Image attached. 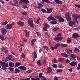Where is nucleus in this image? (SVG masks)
<instances>
[{"instance_id": "26", "label": "nucleus", "mask_w": 80, "mask_h": 80, "mask_svg": "<svg viewBox=\"0 0 80 80\" xmlns=\"http://www.w3.org/2000/svg\"><path fill=\"white\" fill-rule=\"evenodd\" d=\"M60 45H61L60 43H57L55 45V47L57 49V48H58V47H60Z\"/></svg>"}, {"instance_id": "45", "label": "nucleus", "mask_w": 80, "mask_h": 80, "mask_svg": "<svg viewBox=\"0 0 80 80\" xmlns=\"http://www.w3.org/2000/svg\"><path fill=\"white\" fill-rule=\"evenodd\" d=\"M37 63L38 65H39V66H40V65H41V64L40 63V60L38 61L37 62Z\"/></svg>"}, {"instance_id": "20", "label": "nucleus", "mask_w": 80, "mask_h": 80, "mask_svg": "<svg viewBox=\"0 0 80 80\" xmlns=\"http://www.w3.org/2000/svg\"><path fill=\"white\" fill-rule=\"evenodd\" d=\"M9 65L11 67H13L14 66V63L13 62H10L9 63Z\"/></svg>"}, {"instance_id": "5", "label": "nucleus", "mask_w": 80, "mask_h": 80, "mask_svg": "<svg viewBox=\"0 0 80 80\" xmlns=\"http://www.w3.org/2000/svg\"><path fill=\"white\" fill-rule=\"evenodd\" d=\"M65 16L66 17H68V18H66V19L67 20V21L69 22V21H70V15H69V13L67 12L65 14Z\"/></svg>"}, {"instance_id": "57", "label": "nucleus", "mask_w": 80, "mask_h": 80, "mask_svg": "<svg viewBox=\"0 0 80 80\" xmlns=\"http://www.w3.org/2000/svg\"><path fill=\"white\" fill-rule=\"evenodd\" d=\"M36 34H37V35H38L39 37H41L40 34V33H39V32H37L36 33Z\"/></svg>"}, {"instance_id": "27", "label": "nucleus", "mask_w": 80, "mask_h": 80, "mask_svg": "<svg viewBox=\"0 0 80 80\" xmlns=\"http://www.w3.org/2000/svg\"><path fill=\"white\" fill-rule=\"evenodd\" d=\"M64 60V59L63 58H60L58 59V61L60 62H62Z\"/></svg>"}, {"instance_id": "9", "label": "nucleus", "mask_w": 80, "mask_h": 80, "mask_svg": "<svg viewBox=\"0 0 80 80\" xmlns=\"http://www.w3.org/2000/svg\"><path fill=\"white\" fill-rule=\"evenodd\" d=\"M47 19L49 21H50V20H53L55 21L56 20V19H55L52 16H50L48 17V18H47Z\"/></svg>"}, {"instance_id": "6", "label": "nucleus", "mask_w": 80, "mask_h": 80, "mask_svg": "<svg viewBox=\"0 0 80 80\" xmlns=\"http://www.w3.org/2000/svg\"><path fill=\"white\" fill-rule=\"evenodd\" d=\"M78 64V63L77 62L74 61H72L71 63H69V65H70L73 66H75V65L77 66Z\"/></svg>"}, {"instance_id": "50", "label": "nucleus", "mask_w": 80, "mask_h": 80, "mask_svg": "<svg viewBox=\"0 0 80 80\" xmlns=\"http://www.w3.org/2000/svg\"><path fill=\"white\" fill-rule=\"evenodd\" d=\"M70 62V61L68 59H66V62L67 63H69Z\"/></svg>"}, {"instance_id": "48", "label": "nucleus", "mask_w": 80, "mask_h": 80, "mask_svg": "<svg viewBox=\"0 0 80 80\" xmlns=\"http://www.w3.org/2000/svg\"><path fill=\"white\" fill-rule=\"evenodd\" d=\"M21 57L22 58H25V55H24V53H23L21 55Z\"/></svg>"}, {"instance_id": "36", "label": "nucleus", "mask_w": 80, "mask_h": 80, "mask_svg": "<svg viewBox=\"0 0 80 80\" xmlns=\"http://www.w3.org/2000/svg\"><path fill=\"white\" fill-rule=\"evenodd\" d=\"M53 62L54 63H57V60H56V59H54L53 60H52Z\"/></svg>"}, {"instance_id": "32", "label": "nucleus", "mask_w": 80, "mask_h": 80, "mask_svg": "<svg viewBox=\"0 0 80 80\" xmlns=\"http://www.w3.org/2000/svg\"><path fill=\"white\" fill-rule=\"evenodd\" d=\"M25 36L26 37H28V36H29V34L28 33V32H25Z\"/></svg>"}, {"instance_id": "53", "label": "nucleus", "mask_w": 80, "mask_h": 80, "mask_svg": "<svg viewBox=\"0 0 80 80\" xmlns=\"http://www.w3.org/2000/svg\"><path fill=\"white\" fill-rule=\"evenodd\" d=\"M52 66L54 67V68H56L57 67V64H53Z\"/></svg>"}, {"instance_id": "35", "label": "nucleus", "mask_w": 80, "mask_h": 80, "mask_svg": "<svg viewBox=\"0 0 80 80\" xmlns=\"http://www.w3.org/2000/svg\"><path fill=\"white\" fill-rule=\"evenodd\" d=\"M43 75V73L42 72H40L39 74V77L40 78H41V77H42V75Z\"/></svg>"}, {"instance_id": "11", "label": "nucleus", "mask_w": 80, "mask_h": 80, "mask_svg": "<svg viewBox=\"0 0 80 80\" xmlns=\"http://www.w3.org/2000/svg\"><path fill=\"white\" fill-rule=\"evenodd\" d=\"M54 1L56 2L57 4H62V2L59 0H54Z\"/></svg>"}, {"instance_id": "54", "label": "nucleus", "mask_w": 80, "mask_h": 80, "mask_svg": "<svg viewBox=\"0 0 80 80\" xmlns=\"http://www.w3.org/2000/svg\"><path fill=\"white\" fill-rule=\"evenodd\" d=\"M20 3H24L25 2V0H20Z\"/></svg>"}, {"instance_id": "31", "label": "nucleus", "mask_w": 80, "mask_h": 80, "mask_svg": "<svg viewBox=\"0 0 80 80\" xmlns=\"http://www.w3.org/2000/svg\"><path fill=\"white\" fill-rule=\"evenodd\" d=\"M43 47L45 49H46V50H47V51L49 50V48L47 46H45H45H43Z\"/></svg>"}, {"instance_id": "38", "label": "nucleus", "mask_w": 80, "mask_h": 80, "mask_svg": "<svg viewBox=\"0 0 80 80\" xmlns=\"http://www.w3.org/2000/svg\"><path fill=\"white\" fill-rule=\"evenodd\" d=\"M50 48L52 49V50H55V49H57L55 46V47L51 46Z\"/></svg>"}, {"instance_id": "33", "label": "nucleus", "mask_w": 80, "mask_h": 80, "mask_svg": "<svg viewBox=\"0 0 80 80\" xmlns=\"http://www.w3.org/2000/svg\"><path fill=\"white\" fill-rule=\"evenodd\" d=\"M61 45L62 47H67V44H62Z\"/></svg>"}, {"instance_id": "49", "label": "nucleus", "mask_w": 80, "mask_h": 80, "mask_svg": "<svg viewBox=\"0 0 80 80\" xmlns=\"http://www.w3.org/2000/svg\"><path fill=\"white\" fill-rule=\"evenodd\" d=\"M59 29V28H54L53 29V30L54 31H57V30H58Z\"/></svg>"}, {"instance_id": "55", "label": "nucleus", "mask_w": 80, "mask_h": 80, "mask_svg": "<svg viewBox=\"0 0 80 80\" xmlns=\"http://www.w3.org/2000/svg\"><path fill=\"white\" fill-rule=\"evenodd\" d=\"M31 72H32V70H29L28 71V73H31Z\"/></svg>"}, {"instance_id": "51", "label": "nucleus", "mask_w": 80, "mask_h": 80, "mask_svg": "<svg viewBox=\"0 0 80 80\" xmlns=\"http://www.w3.org/2000/svg\"><path fill=\"white\" fill-rule=\"evenodd\" d=\"M55 17L56 18H60V16H59L58 15H57L56 16H55Z\"/></svg>"}, {"instance_id": "40", "label": "nucleus", "mask_w": 80, "mask_h": 80, "mask_svg": "<svg viewBox=\"0 0 80 80\" xmlns=\"http://www.w3.org/2000/svg\"><path fill=\"white\" fill-rule=\"evenodd\" d=\"M22 13L23 15H27V13L25 12H22Z\"/></svg>"}, {"instance_id": "3", "label": "nucleus", "mask_w": 80, "mask_h": 80, "mask_svg": "<svg viewBox=\"0 0 80 80\" xmlns=\"http://www.w3.org/2000/svg\"><path fill=\"white\" fill-rule=\"evenodd\" d=\"M63 39V37H56L54 38V40L56 41V42H57V41H61Z\"/></svg>"}, {"instance_id": "17", "label": "nucleus", "mask_w": 80, "mask_h": 80, "mask_svg": "<svg viewBox=\"0 0 80 80\" xmlns=\"http://www.w3.org/2000/svg\"><path fill=\"white\" fill-rule=\"evenodd\" d=\"M61 55L62 56L64 57H68V54L65 53H61Z\"/></svg>"}, {"instance_id": "39", "label": "nucleus", "mask_w": 80, "mask_h": 80, "mask_svg": "<svg viewBox=\"0 0 80 80\" xmlns=\"http://www.w3.org/2000/svg\"><path fill=\"white\" fill-rule=\"evenodd\" d=\"M9 69L10 71H12V72H13V69H14V68L9 67Z\"/></svg>"}, {"instance_id": "28", "label": "nucleus", "mask_w": 80, "mask_h": 80, "mask_svg": "<svg viewBox=\"0 0 80 80\" xmlns=\"http://www.w3.org/2000/svg\"><path fill=\"white\" fill-rule=\"evenodd\" d=\"M8 21H6L5 22H4L2 24V25H6L7 24H8Z\"/></svg>"}, {"instance_id": "22", "label": "nucleus", "mask_w": 80, "mask_h": 80, "mask_svg": "<svg viewBox=\"0 0 80 80\" xmlns=\"http://www.w3.org/2000/svg\"><path fill=\"white\" fill-rule=\"evenodd\" d=\"M35 41H36V39H33L31 41V45H32V46H33V45H34V42H35Z\"/></svg>"}, {"instance_id": "44", "label": "nucleus", "mask_w": 80, "mask_h": 80, "mask_svg": "<svg viewBox=\"0 0 80 80\" xmlns=\"http://www.w3.org/2000/svg\"><path fill=\"white\" fill-rule=\"evenodd\" d=\"M4 62H2V61H0V63H1L0 65H1V66L2 65H3V64H4Z\"/></svg>"}, {"instance_id": "16", "label": "nucleus", "mask_w": 80, "mask_h": 80, "mask_svg": "<svg viewBox=\"0 0 80 80\" xmlns=\"http://www.w3.org/2000/svg\"><path fill=\"white\" fill-rule=\"evenodd\" d=\"M72 17L74 19L77 20V19H78V15L75 14H74L72 16Z\"/></svg>"}, {"instance_id": "15", "label": "nucleus", "mask_w": 80, "mask_h": 80, "mask_svg": "<svg viewBox=\"0 0 80 80\" xmlns=\"http://www.w3.org/2000/svg\"><path fill=\"white\" fill-rule=\"evenodd\" d=\"M43 7V5L42 4L40 3H38V8H41Z\"/></svg>"}, {"instance_id": "56", "label": "nucleus", "mask_w": 80, "mask_h": 80, "mask_svg": "<svg viewBox=\"0 0 80 80\" xmlns=\"http://www.w3.org/2000/svg\"><path fill=\"white\" fill-rule=\"evenodd\" d=\"M57 72H62L63 70L62 69H58L57 70Z\"/></svg>"}, {"instance_id": "63", "label": "nucleus", "mask_w": 80, "mask_h": 80, "mask_svg": "<svg viewBox=\"0 0 80 80\" xmlns=\"http://www.w3.org/2000/svg\"><path fill=\"white\" fill-rule=\"evenodd\" d=\"M75 50H76V51H77L78 52H79L80 51V50H79V49H78V48H76L75 49Z\"/></svg>"}, {"instance_id": "4", "label": "nucleus", "mask_w": 80, "mask_h": 80, "mask_svg": "<svg viewBox=\"0 0 80 80\" xmlns=\"http://www.w3.org/2000/svg\"><path fill=\"white\" fill-rule=\"evenodd\" d=\"M1 32L3 35H5L7 33V29L5 28H3L1 30Z\"/></svg>"}, {"instance_id": "23", "label": "nucleus", "mask_w": 80, "mask_h": 80, "mask_svg": "<svg viewBox=\"0 0 80 80\" xmlns=\"http://www.w3.org/2000/svg\"><path fill=\"white\" fill-rule=\"evenodd\" d=\"M58 21L60 22H64V19L60 17L58 19Z\"/></svg>"}, {"instance_id": "41", "label": "nucleus", "mask_w": 80, "mask_h": 80, "mask_svg": "<svg viewBox=\"0 0 80 80\" xmlns=\"http://www.w3.org/2000/svg\"><path fill=\"white\" fill-rule=\"evenodd\" d=\"M24 3H26V4H28L29 3V1L28 0H25L24 1Z\"/></svg>"}, {"instance_id": "62", "label": "nucleus", "mask_w": 80, "mask_h": 80, "mask_svg": "<svg viewBox=\"0 0 80 80\" xmlns=\"http://www.w3.org/2000/svg\"><path fill=\"white\" fill-rule=\"evenodd\" d=\"M23 41H24V42H27V41H28L27 39L25 38H23Z\"/></svg>"}, {"instance_id": "21", "label": "nucleus", "mask_w": 80, "mask_h": 80, "mask_svg": "<svg viewBox=\"0 0 80 80\" xmlns=\"http://www.w3.org/2000/svg\"><path fill=\"white\" fill-rule=\"evenodd\" d=\"M70 57H72V58H76L77 57V56L74 54H71L70 55Z\"/></svg>"}, {"instance_id": "47", "label": "nucleus", "mask_w": 80, "mask_h": 80, "mask_svg": "<svg viewBox=\"0 0 80 80\" xmlns=\"http://www.w3.org/2000/svg\"><path fill=\"white\" fill-rule=\"evenodd\" d=\"M58 67H59V68H63V66L62 64H60L59 65Z\"/></svg>"}, {"instance_id": "24", "label": "nucleus", "mask_w": 80, "mask_h": 80, "mask_svg": "<svg viewBox=\"0 0 80 80\" xmlns=\"http://www.w3.org/2000/svg\"><path fill=\"white\" fill-rule=\"evenodd\" d=\"M20 65H21V63H20V62H16V67H19V66H20Z\"/></svg>"}, {"instance_id": "18", "label": "nucleus", "mask_w": 80, "mask_h": 80, "mask_svg": "<svg viewBox=\"0 0 80 80\" xmlns=\"http://www.w3.org/2000/svg\"><path fill=\"white\" fill-rule=\"evenodd\" d=\"M20 72V71L18 68H16L14 70V72L16 73H19Z\"/></svg>"}, {"instance_id": "7", "label": "nucleus", "mask_w": 80, "mask_h": 80, "mask_svg": "<svg viewBox=\"0 0 80 80\" xmlns=\"http://www.w3.org/2000/svg\"><path fill=\"white\" fill-rule=\"evenodd\" d=\"M31 56L32 58H36L37 57V54L35 52L32 53L31 54Z\"/></svg>"}, {"instance_id": "13", "label": "nucleus", "mask_w": 80, "mask_h": 80, "mask_svg": "<svg viewBox=\"0 0 80 80\" xmlns=\"http://www.w3.org/2000/svg\"><path fill=\"white\" fill-rule=\"evenodd\" d=\"M20 69H22L23 70H26V68L25 67L23 66H21L18 67Z\"/></svg>"}, {"instance_id": "25", "label": "nucleus", "mask_w": 80, "mask_h": 80, "mask_svg": "<svg viewBox=\"0 0 80 80\" xmlns=\"http://www.w3.org/2000/svg\"><path fill=\"white\" fill-rule=\"evenodd\" d=\"M2 67L3 70H7V68H6V67L4 66V64H3L1 65Z\"/></svg>"}, {"instance_id": "1", "label": "nucleus", "mask_w": 80, "mask_h": 80, "mask_svg": "<svg viewBox=\"0 0 80 80\" xmlns=\"http://www.w3.org/2000/svg\"><path fill=\"white\" fill-rule=\"evenodd\" d=\"M28 24L30 25L31 27L33 28L34 26H33V20L31 18H29L28 19Z\"/></svg>"}, {"instance_id": "12", "label": "nucleus", "mask_w": 80, "mask_h": 80, "mask_svg": "<svg viewBox=\"0 0 80 80\" xmlns=\"http://www.w3.org/2000/svg\"><path fill=\"white\" fill-rule=\"evenodd\" d=\"M75 23V21H71L69 23V25L70 26H73V25H74Z\"/></svg>"}, {"instance_id": "59", "label": "nucleus", "mask_w": 80, "mask_h": 80, "mask_svg": "<svg viewBox=\"0 0 80 80\" xmlns=\"http://www.w3.org/2000/svg\"><path fill=\"white\" fill-rule=\"evenodd\" d=\"M0 3H2V4L4 3V1H3L2 0H0Z\"/></svg>"}, {"instance_id": "19", "label": "nucleus", "mask_w": 80, "mask_h": 80, "mask_svg": "<svg viewBox=\"0 0 80 80\" xmlns=\"http://www.w3.org/2000/svg\"><path fill=\"white\" fill-rule=\"evenodd\" d=\"M47 11L46 13H50L52 12V10L51 9H49L47 8Z\"/></svg>"}, {"instance_id": "34", "label": "nucleus", "mask_w": 80, "mask_h": 80, "mask_svg": "<svg viewBox=\"0 0 80 80\" xmlns=\"http://www.w3.org/2000/svg\"><path fill=\"white\" fill-rule=\"evenodd\" d=\"M66 50L67 51V52H71V53L72 52V50L69 49H66Z\"/></svg>"}, {"instance_id": "58", "label": "nucleus", "mask_w": 80, "mask_h": 80, "mask_svg": "<svg viewBox=\"0 0 80 80\" xmlns=\"http://www.w3.org/2000/svg\"><path fill=\"white\" fill-rule=\"evenodd\" d=\"M58 22L57 21H53V24H57Z\"/></svg>"}, {"instance_id": "61", "label": "nucleus", "mask_w": 80, "mask_h": 80, "mask_svg": "<svg viewBox=\"0 0 80 80\" xmlns=\"http://www.w3.org/2000/svg\"><path fill=\"white\" fill-rule=\"evenodd\" d=\"M43 30H44V31H47V28L46 27H43Z\"/></svg>"}, {"instance_id": "29", "label": "nucleus", "mask_w": 80, "mask_h": 80, "mask_svg": "<svg viewBox=\"0 0 80 80\" xmlns=\"http://www.w3.org/2000/svg\"><path fill=\"white\" fill-rule=\"evenodd\" d=\"M4 66H5L6 67H9V66L8 65V63H6V62H4Z\"/></svg>"}, {"instance_id": "46", "label": "nucleus", "mask_w": 80, "mask_h": 80, "mask_svg": "<svg viewBox=\"0 0 80 80\" xmlns=\"http://www.w3.org/2000/svg\"><path fill=\"white\" fill-rule=\"evenodd\" d=\"M40 20V18L39 19H38L36 21V23H37V24L39 23V20Z\"/></svg>"}, {"instance_id": "64", "label": "nucleus", "mask_w": 80, "mask_h": 80, "mask_svg": "<svg viewBox=\"0 0 80 80\" xmlns=\"http://www.w3.org/2000/svg\"><path fill=\"white\" fill-rule=\"evenodd\" d=\"M57 37H59V36H62V35L60 33H59L58 35H57Z\"/></svg>"}, {"instance_id": "14", "label": "nucleus", "mask_w": 80, "mask_h": 80, "mask_svg": "<svg viewBox=\"0 0 80 80\" xmlns=\"http://www.w3.org/2000/svg\"><path fill=\"white\" fill-rule=\"evenodd\" d=\"M14 3H12L13 6H16L18 5V1L17 0H15L14 1Z\"/></svg>"}, {"instance_id": "10", "label": "nucleus", "mask_w": 80, "mask_h": 80, "mask_svg": "<svg viewBox=\"0 0 80 80\" xmlns=\"http://www.w3.org/2000/svg\"><path fill=\"white\" fill-rule=\"evenodd\" d=\"M17 24L20 26H23L24 25V23L22 21L18 22Z\"/></svg>"}, {"instance_id": "2", "label": "nucleus", "mask_w": 80, "mask_h": 80, "mask_svg": "<svg viewBox=\"0 0 80 80\" xmlns=\"http://www.w3.org/2000/svg\"><path fill=\"white\" fill-rule=\"evenodd\" d=\"M12 25H15V23H13L11 24H8L6 26V29L10 30L12 28Z\"/></svg>"}, {"instance_id": "30", "label": "nucleus", "mask_w": 80, "mask_h": 80, "mask_svg": "<svg viewBox=\"0 0 80 80\" xmlns=\"http://www.w3.org/2000/svg\"><path fill=\"white\" fill-rule=\"evenodd\" d=\"M0 38L2 40H4V37L2 35H0Z\"/></svg>"}, {"instance_id": "42", "label": "nucleus", "mask_w": 80, "mask_h": 80, "mask_svg": "<svg viewBox=\"0 0 80 80\" xmlns=\"http://www.w3.org/2000/svg\"><path fill=\"white\" fill-rule=\"evenodd\" d=\"M44 2H45V3H50V1L48 0H45Z\"/></svg>"}, {"instance_id": "43", "label": "nucleus", "mask_w": 80, "mask_h": 80, "mask_svg": "<svg viewBox=\"0 0 80 80\" xmlns=\"http://www.w3.org/2000/svg\"><path fill=\"white\" fill-rule=\"evenodd\" d=\"M75 6L76 7H78V8H80V5L78 4H75Z\"/></svg>"}, {"instance_id": "37", "label": "nucleus", "mask_w": 80, "mask_h": 80, "mask_svg": "<svg viewBox=\"0 0 80 80\" xmlns=\"http://www.w3.org/2000/svg\"><path fill=\"white\" fill-rule=\"evenodd\" d=\"M41 10L43 13H45L46 12V10L44 9H41Z\"/></svg>"}, {"instance_id": "60", "label": "nucleus", "mask_w": 80, "mask_h": 80, "mask_svg": "<svg viewBox=\"0 0 80 80\" xmlns=\"http://www.w3.org/2000/svg\"><path fill=\"white\" fill-rule=\"evenodd\" d=\"M6 58L7 59H8V60H12L11 58H10L9 57H7Z\"/></svg>"}, {"instance_id": "8", "label": "nucleus", "mask_w": 80, "mask_h": 80, "mask_svg": "<svg viewBox=\"0 0 80 80\" xmlns=\"http://www.w3.org/2000/svg\"><path fill=\"white\" fill-rule=\"evenodd\" d=\"M72 37L74 38H77L78 37H79L80 36L77 33H74L72 35Z\"/></svg>"}, {"instance_id": "52", "label": "nucleus", "mask_w": 80, "mask_h": 80, "mask_svg": "<svg viewBox=\"0 0 80 80\" xmlns=\"http://www.w3.org/2000/svg\"><path fill=\"white\" fill-rule=\"evenodd\" d=\"M68 43H70L71 42V39H69L67 40Z\"/></svg>"}]
</instances>
